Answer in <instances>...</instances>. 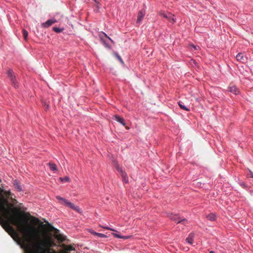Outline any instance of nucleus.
<instances>
[{
	"mask_svg": "<svg viewBox=\"0 0 253 253\" xmlns=\"http://www.w3.org/2000/svg\"><path fill=\"white\" fill-rule=\"evenodd\" d=\"M22 32L24 39L25 41H27L28 40V32L25 29H23Z\"/></svg>",
	"mask_w": 253,
	"mask_h": 253,
	"instance_id": "22",
	"label": "nucleus"
},
{
	"mask_svg": "<svg viewBox=\"0 0 253 253\" xmlns=\"http://www.w3.org/2000/svg\"><path fill=\"white\" fill-rule=\"evenodd\" d=\"M7 76L10 79V81L11 82L12 84L15 88H17L18 87V84L16 82V77L14 75V73L11 69H9L7 71Z\"/></svg>",
	"mask_w": 253,
	"mask_h": 253,
	"instance_id": "3",
	"label": "nucleus"
},
{
	"mask_svg": "<svg viewBox=\"0 0 253 253\" xmlns=\"http://www.w3.org/2000/svg\"><path fill=\"white\" fill-rule=\"evenodd\" d=\"M69 205L68 206V207L71 209H73V210L75 211L78 213H82V211L78 206H75L73 203H70V204H69Z\"/></svg>",
	"mask_w": 253,
	"mask_h": 253,
	"instance_id": "10",
	"label": "nucleus"
},
{
	"mask_svg": "<svg viewBox=\"0 0 253 253\" xmlns=\"http://www.w3.org/2000/svg\"><path fill=\"white\" fill-rule=\"evenodd\" d=\"M115 120L121 123L122 125H123L124 126H126V123L125 122V121L123 118H121L117 115H116L114 116Z\"/></svg>",
	"mask_w": 253,
	"mask_h": 253,
	"instance_id": "15",
	"label": "nucleus"
},
{
	"mask_svg": "<svg viewBox=\"0 0 253 253\" xmlns=\"http://www.w3.org/2000/svg\"><path fill=\"white\" fill-rule=\"evenodd\" d=\"M14 185L15 188L17 189L18 191H21L22 190V187L17 180L14 181Z\"/></svg>",
	"mask_w": 253,
	"mask_h": 253,
	"instance_id": "20",
	"label": "nucleus"
},
{
	"mask_svg": "<svg viewBox=\"0 0 253 253\" xmlns=\"http://www.w3.org/2000/svg\"><path fill=\"white\" fill-rule=\"evenodd\" d=\"M103 41V42H104V43L105 46L106 47H107V46H108L107 44L105 43V42L104 41Z\"/></svg>",
	"mask_w": 253,
	"mask_h": 253,
	"instance_id": "31",
	"label": "nucleus"
},
{
	"mask_svg": "<svg viewBox=\"0 0 253 253\" xmlns=\"http://www.w3.org/2000/svg\"><path fill=\"white\" fill-rule=\"evenodd\" d=\"M69 205L68 206V207L71 209H73V210L75 211L78 213H82V211L78 206H75L73 203H70V204H69Z\"/></svg>",
	"mask_w": 253,
	"mask_h": 253,
	"instance_id": "9",
	"label": "nucleus"
},
{
	"mask_svg": "<svg viewBox=\"0 0 253 253\" xmlns=\"http://www.w3.org/2000/svg\"><path fill=\"white\" fill-rule=\"evenodd\" d=\"M90 233L95 236H97L98 237H100V238H106L107 237L106 235H105V234H102V233H97V232H95L93 231H90Z\"/></svg>",
	"mask_w": 253,
	"mask_h": 253,
	"instance_id": "19",
	"label": "nucleus"
},
{
	"mask_svg": "<svg viewBox=\"0 0 253 253\" xmlns=\"http://www.w3.org/2000/svg\"><path fill=\"white\" fill-rule=\"evenodd\" d=\"M101 227L104 228V229H107V230H111V231H115L116 232L117 231L113 228H109L108 227H107V226H101Z\"/></svg>",
	"mask_w": 253,
	"mask_h": 253,
	"instance_id": "26",
	"label": "nucleus"
},
{
	"mask_svg": "<svg viewBox=\"0 0 253 253\" xmlns=\"http://www.w3.org/2000/svg\"><path fill=\"white\" fill-rule=\"evenodd\" d=\"M112 235L116 238H121V239H123L124 240L127 239L130 237V236H121L120 234H117V233H112Z\"/></svg>",
	"mask_w": 253,
	"mask_h": 253,
	"instance_id": "16",
	"label": "nucleus"
},
{
	"mask_svg": "<svg viewBox=\"0 0 253 253\" xmlns=\"http://www.w3.org/2000/svg\"><path fill=\"white\" fill-rule=\"evenodd\" d=\"M103 36H104V37H106L107 38H108L109 40H110L112 42H113V40L110 38H109L106 34H105L104 33H102L101 34H100L99 35V37H100V39L103 41Z\"/></svg>",
	"mask_w": 253,
	"mask_h": 253,
	"instance_id": "23",
	"label": "nucleus"
},
{
	"mask_svg": "<svg viewBox=\"0 0 253 253\" xmlns=\"http://www.w3.org/2000/svg\"><path fill=\"white\" fill-rule=\"evenodd\" d=\"M207 218L211 221H214L216 219V215L214 213H211L207 216Z\"/></svg>",
	"mask_w": 253,
	"mask_h": 253,
	"instance_id": "17",
	"label": "nucleus"
},
{
	"mask_svg": "<svg viewBox=\"0 0 253 253\" xmlns=\"http://www.w3.org/2000/svg\"><path fill=\"white\" fill-rule=\"evenodd\" d=\"M55 22H56V20L54 19H49L45 22L42 23V26L44 28H48Z\"/></svg>",
	"mask_w": 253,
	"mask_h": 253,
	"instance_id": "6",
	"label": "nucleus"
},
{
	"mask_svg": "<svg viewBox=\"0 0 253 253\" xmlns=\"http://www.w3.org/2000/svg\"><path fill=\"white\" fill-rule=\"evenodd\" d=\"M13 204H16V203H17V201L15 199H14L13 201Z\"/></svg>",
	"mask_w": 253,
	"mask_h": 253,
	"instance_id": "30",
	"label": "nucleus"
},
{
	"mask_svg": "<svg viewBox=\"0 0 253 253\" xmlns=\"http://www.w3.org/2000/svg\"><path fill=\"white\" fill-rule=\"evenodd\" d=\"M194 237V234L192 233H190L188 237L186 239V241L189 244H192L193 242Z\"/></svg>",
	"mask_w": 253,
	"mask_h": 253,
	"instance_id": "14",
	"label": "nucleus"
},
{
	"mask_svg": "<svg viewBox=\"0 0 253 253\" xmlns=\"http://www.w3.org/2000/svg\"><path fill=\"white\" fill-rule=\"evenodd\" d=\"M116 168L117 170L121 174V176L126 183L128 182V177L126 172L124 171L120 167L119 165L117 163H116Z\"/></svg>",
	"mask_w": 253,
	"mask_h": 253,
	"instance_id": "5",
	"label": "nucleus"
},
{
	"mask_svg": "<svg viewBox=\"0 0 253 253\" xmlns=\"http://www.w3.org/2000/svg\"><path fill=\"white\" fill-rule=\"evenodd\" d=\"M62 247L65 250L64 252H67L68 253H69V251H74L75 250V248L71 245L63 244Z\"/></svg>",
	"mask_w": 253,
	"mask_h": 253,
	"instance_id": "13",
	"label": "nucleus"
},
{
	"mask_svg": "<svg viewBox=\"0 0 253 253\" xmlns=\"http://www.w3.org/2000/svg\"><path fill=\"white\" fill-rule=\"evenodd\" d=\"M60 180L62 181V182H68L70 181V178L67 177V176H66L64 178H62V177H60Z\"/></svg>",
	"mask_w": 253,
	"mask_h": 253,
	"instance_id": "24",
	"label": "nucleus"
},
{
	"mask_svg": "<svg viewBox=\"0 0 253 253\" xmlns=\"http://www.w3.org/2000/svg\"><path fill=\"white\" fill-rule=\"evenodd\" d=\"M144 15H145L144 11H143L142 10L139 11V12L138 13V15H137V21H136L137 23H140L142 20Z\"/></svg>",
	"mask_w": 253,
	"mask_h": 253,
	"instance_id": "11",
	"label": "nucleus"
},
{
	"mask_svg": "<svg viewBox=\"0 0 253 253\" xmlns=\"http://www.w3.org/2000/svg\"><path fill=\"white\" fill-rule=\"evenodd\" d=\"M229 91L235 94H237L239 93V90L234 85H231L228 87Z\"/></svg>",
	"mask_w": 253,
	"mask_h": 253,
	"instance_id": "12",
	"label": "nucleus"
},
{
	"mask_svg": "<svg viewBox=\"0 0 253 253\" xmlns=\"http://www.w3.org/2000/svg\"><path fill=\"white\" fill-rule=\"evenodd\" d=\"M170 218L177 223H182L183 224L187 223V220L185 218L180 217L176 214L173 215L171 214Z\"/></svg>",
	"mask_w": 253,
	"mask_h": 253,
	"instance_id": "4",
	"label": "nucleus"
},
{
	"mask_svg": "<svg viewBox=\"0 0 253 253\" xmlns=\"http://www.w3.org/2000/svg\"><path fill=\"white\" fill-rule=\"evenodd\" d=\"M48 230L53 231L55 238L60 242H63L65 240V237L59 233V230L51 225H48Z\"/></svg>",
	"mask_w": 253,
	"mask_h": 253,
	"instance_id": "1",
	"label": "nucleus"
},
{
	"mask_svg": "<svg viewBox=\"0 0 253 253\" xmlns=\"http://www.w3.org/2000/svg\"><path fill=\"white\" fill-rule=\"evenodd\" d=\"M210 253H214V252L211 251L210 252Z\"/></svg>",
	"mask_w": 253,
	"mask_h": 253,
	"instance_id": "32",
	"label": "nucleus"
},
{
	"mask_svg": "<svg viewBox=\"0 0 253 253\" xmlns=\"http://www.w3.org/2000/svg\"><path fill=\"white\" fill-rule=\"evenodd\" d=\"M191 46H192V47H193V48H194V50H198V49H199V48H200V47H199V46H195V45H191Z\"/></svg>",
	"mask_w": 253,
	"mask_h": 253,
	"instance_id": "27",
	"label": "nucleus"
},
{
	"mask_svg": "<svg viewBox=\"0 0 253 253\" xmlns=\"http://www.w3.org/2000/svg\"><path fill=\"white\" fill-rule=\"evenodd\" d=\"M53 29V31L56 33H60V32H62V31L63 30V29H60V28H57V27H54Z\"/></svg>",
	"mask_w": 253,
	"mask_h": 253,
	"instance_id": "25",
	"label": "nucleus"
},
{
	"mask_svg": "<svg viewBox=\"0 0 253 253\" xmlns=\"http://www.w3.org/2000/svg\"><path fill=\"white\" fill-rule=\"evenodd\" d=\"M117 58L119 60V61L121 62V63H124L123 61V60L121 58V57H120V56H119V55H117Z\"/></svg>",
	"mask_w": 253,
	"mask_h": 253,
	"instance_id": "28",
	"label": "nucleus"
},
{
	"mask_svg": "<svg viewBox=\"0 0 253 253\" xmlns=\"http://www.w3.org/2000/svg\"><path fill=\"white\" fill-rule=\"evenodd\" d=\"M34 219L35 221H36V222H39V219L37 218H36V217H34Z\"/></svg>",
	"mask_w": 253,
	"mask_h": 253,
	"instance_id": "29",
	"label": "nucleus"
},
{
	"mask_svg": "<svg viewBox=\"0 0 253 253\" xmlns=\"http://www.w3.org/2000/svg\"><path fill=\"white\" fill-rule=\"evenodd\" d=\"M178 105L181 109H183V110L187 111H190L189 108H188L187 107L185 106L183 104V103L182 101H180L178 102Z\"/></svg>",
	"mask_w": 253,
	"mask_h": 253,
	"instance_id": "18",
	"label": "nucleus"
},
{
	"mask_svg": "<svg viewBox=\"0 0 253 253\" xmlns=\"http://www.w3.org/2000/svg\"><path fill=\"white\" fill-rule=\"evenodd\" d=\"M48 105H47L46 109H48Z\"/></svg>",
	"mask_w": 253,
	"mask_h": 253,
	"instance_id": "33",
	"label": "nucleus"
},
{
	"mask_svg": "<svg viewBox=\"0 0 253 253\" xmlns=\"http://www.w3.org/2000/svg\"><path fill=\"white\" fill-rule=\"evenodd\" d=\"M159 14L161 16L167 19L171 23H174L176 21L174 15L170 12H166L165 11H161L159 12Z\"/></svg>",
	"mask_w": 253,
	"mask_h": 253,
	"instance_id": "2",
	"label": "nucleus"
},
{
	"mask_svg": "<svg viewBox=\"0 0 253 253\" xmlns=\"http://www.w3.org/2000/svg\"><path fill=\"white\" fill-rule=\"evenodd\" d=\"M56 199L59 200L60 203L62 205H64L67 207L69 205V204H70L71 202L68 201L67 200L62 198L59 196H56Z\"/></svg>",
	"mask_w": 253,
	"mask_h": 253,
	"instance_id": "7",
	"label": "nucleus"
},
{
	"mask_svg": "<svg viewBox=\"0 0 253 253\" xmlns=\"http://www.w3.org/2000/svg\"><path fill=\"white\" fill-rule=\"evenodd\" d=\"M48 165H49V168L51 170L55 171L57 170V168L55 164L49 163H48Z\"/></svg>",
	"mask_w": 253,
	"mask_h": 253,
	"instance_id": "21",
	"label": "nucleus"
},
{
	"mask_svg": "<svg viewBox=\"0 0 253 253\" xmlns=\"http://www.w3.org/2000/svg\"><path fill=\"white\" fill-rule=\"evenodd\" d=\"M236 59L238 61L242 62L245 63L247 61V58L246 57H244L243 54L242 53H239L236 55Z\"/></svg>",
	"mask_w": 253,
	"mask_h": 253,
	"instance_id": "8",
	"label": "nucleus"
}]
</instances>
